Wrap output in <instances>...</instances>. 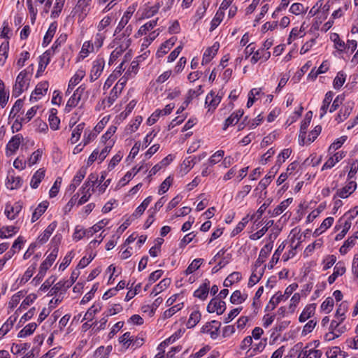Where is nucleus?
<instances>
[{"label": "nucleus", "instance_id": "13d9d810", "mask_svg": "<svg viewBox=\"0 0 358 358\" xmlns=\"http://www.w3.org/2000/svg\"><path fill=\"white\" fill-rule=\"evenodd\" d=\"M101 309V306L100 304H94L92 306L85 314L83 320H93L94 315L99 312Z\"/></svg>", "mask_w": 358, "mask_h": 358}, {"label": "nucleus", "instance_id": "a211bd4d", "mask_svg": "<svg viewBox=\"0 0 358 358\" xmlns=\"http://www.w3.org/2000/svg\"><path fill=\"white\" fill-rule=\"evenodd\" d=\"M176 41V38L172 37L169 40L166 41L164 43H163L158 49V50L157 51V57L160 58L164 57L168 52V51L173 46Z\"/></svg>", "mask_w": 358, "mask_h": 358}, {"label": "nucleus", "instance_id": "aec40b11", "mask_svg": "<svg viewBox=\"0 0 358 358\" xmlns=\"http://www.w3.org/2000/svg\"><path fill=\"white\" fill-rule=\"evenodd\" d=\"M243 113L244 112L243 110H238L233 113L228 118L226 119L223 129L226 130L229 126L237 124L240 118L243 115Z\"/></svg>", "mask_w": 358, "mask_h": 358}, {"label": "nucleus", "instance_id": "423d86ee", "mask_svg": "<svg viewBox=\"0 0 358 358\" xmlns=\"http://www.w3.org/2000/svg\"><path fill=\"white\" fill-rule=\"evenodd\" d=\"M104 64L105 62L103 58H99L94 61L90 75L91 82H94L99 78L103 70Z\"/></svg>", "mask_w": 358, "mask_h": 358}, {"label": "nucleus", "instance_id": "3c124183", "mask_svg": "<svg viewBox=\"0 0 358 358\" xmlns=\"http://www.w3.org/2000/svg\"><path fill=\"white\" fill-rule=\"evenodd\" d=\"M85 124L84 122H82L78 124L76 127L73 129L71 138V143L74 144L79 140L80 135L83 129H85Z\"/></svg>", "mask_w": 358, "mask_h": 358}, {"label": "nucleus", "instance_id": "0eeeda50", "mask_svg": "<svg viewBox=\"0 0 358 358\" xmlns=\"http://www.w3.org/2000/svg\"><path fill=\"white\" fill-rule=\"evenodd\" d=\"M292 153V150L289 148L284 149L281 151V152L278 155V159L276 160L275 164L271 169L268 174L266 176H275V174L278 172L280 169L281 164L287 159Z\"/></svg>", "mask_w": 358, "mask_h": 358}, {"label": "nucleus", "instance_id": "c03bdc74", "mask_svg": "<svg viewBox=\"0 0 358 358\" xmlns=\"http://www.w3.org/2000/svg\"><path fill=\"white\" fill-rule=\"evenodd\" d=\"M37 324L31 322L26 325L17 334L19 338H24L32 334L37 327Z\"/></svg>", "mask_w": 358, "mask_h": 358}, {"label": "nucleus", "instance_id": "6e6552de", "mask_svg": "<svg viewBox=\"0 0 358 358\" xmlns=\"http://www.w3.org/2000/svg\"><path fill=\"white\" fill-rule=\"evenodd\" d=\"M49 83L48 81H43L39 83L36 86L34 92L31 93L30 100L34 99L35 101L38 100L41 97L45 95L48 91Z\"/></svg>", "mask_w": 358, "mask_h": 358}, {"label": "nucleus", "instance_id": "8fccbe9b", "mask_svg": "<svg viewBox=\"0 0 358 358\" xmlns=\"http://www.w3.org/2000/svg\"><path fill=\"white\" fill-rule=\"evenodd\" d=\"M206 157V152H203L197 157H188L183 161V165L187 168H192L195 164L200 162L202 159Z\"/></svg>", "mask_w": 358, "mask_h": 358}, {"label": "nucleus", "instance_id": "1a4fd4ad", "mask_svg": "<svg viewBox=\"0 0 358 358\" xmlns=\"http://www.w3.org/2000/svg\"><path fill=\"white\" fill-rule=\"evenodd\" d=\"M131 38H127L124 43L120 44L110 54L109 59V64H113V62L125 51L131 45Z\"/></svg>", "mask_w": 358, "mask_h": 358}, {"label": "nucleus", "instance_id": "2f4dec72", "mask_svg": "<svg viewBox=\"0 0 358 358\" xmlns=\"http://www.w3.org/2000/svg\"><path fill=\"white\" fill-rule=\"evenodd\" d=\"M57 29V24L56 22H54L50 24L49 26V28L44 36L43 41V45L47 46L50 41H52L56 31Z\"/></svg>", "mask_w": 358, "mask_h": 358}, {"label": "nucleus", "instance_id": "5701e85b", "mask_svg": "<svg viewBox=\"0 0 358 358\" xmlns=\"http://www.w3.org/2000/svg\"><path fill=\"white\" fill-rule=\"evenodd\" d=\"M316 308V304L315 303H311L309 305H307L301 315H299V320L300 322H304L308 319L310 318L312 316L314 315Z\"/></svg>", "mask_w": 358, "mask_h": 358}, {"label": "nucleus", "instance_id": "58836bf2", "mask_svg": "<svg viewBox=\"0 0 358 358\" xmlns=\"http://www.w3.org/2000/svg\"><path fill=\"white\" fill-rule=\"evenodd\" d=\"M56 113L57 110L52 108L48 117L50 127L54 131L59 129L60 124V120L56 116Z\"/></svg>", "mask_w": 358, "mask_h": 358}, {"label": "nucleus", "instance_id": "774afa93", "mask_svg": "<svg viewBox=\"0 0 358 358\" xmlns=\"http://www.w3.org/2000/svg\"><path fill=\"white\" fill-rule=\"evenodd\" d=\"M30 348V344L27 343L20 344H13L11 348V352L13 354H19L21 352H25Z\"/></svg>", "mask_w": 358, "mask_h": 358}, {"label": "nucleus", "instance_id": "5fc2aeb1", "mask_svg": "<svg viewBox=\"0 0 358 358\" xmlns=\"http://www.w3.org/2000/svg\"><path fill=\"white\" fill-rule=\"evenodd\" d=\"M9 50L8 41L3 42L0 45V65L3 66L8 57V52Z\"/></svg>", "mask_w": 358, "mask_h": 358}, {"label": "nucleus", "instance_id": "20e7f679", "mask_svg": "<svg viewBox=\"0 0 358 358\" xmlns=\"http://www.w3.org/2000/svg\"><path fill=\"white\" fill-rule=\"evenodd\" d=\"M226 310V303L217 297L212 299L207 306V311L210 313L216 312L217 315H222Z\"/></svg>", "mask_w": 358, "mask_h": 358}, {"label": "nucleus", "instance_id": "412c9836", "mask_svg": "<svg viewBox=\"0 0 358 358\" xmlns=\"http://www.w3.org/2000/svg\"><path fill=\"white\" fill-rule=\"evenodd\" d=\"M70 283L66 282L65 280H60L56 283L50 290L48 296L56 295L58 292H60V295L64 293L67 289H69Z\"/></svg>", "mask_w": 358, "mask_h": 358}, {"label": "nucleus", "instance_id": "37998d69", "mask_svg": "<svg viewBox=\"0 0 358 358\" xmlns=\"http://www.w3.org/2000/svg\"><path fill=\"white\" fill-rule=\"evenodd\" d=\"M326 355L327 358H345L346 352L342 351L339 347L335 346L327 351Z\"/></svg>", "mask_w": 358, "mask_h": 358}, {"label": "nucleus", "instance_id": "49530a36", "mask_svg": "<svg viewBox=\"0 0 358 358\" xmlns=\"http://www.w3.org/2000/svg\"><path fill=\"white\" fill-rule=\"evenodd\" d=\"M247 298L248 294H243L240 290H236L232 293L230 301L233 304H239L245 301Z\"/></svg>", "mask_w": 358, "mask_h": 358}, {"label": "nucleus", "instance_id": "2eb2a0df", "mask_svg": "<svg viewBox=\"0 0 358 358\" xmlns=\"http://www.w3.org/2000/svg\"><path fill=\"white\" fill-rule=\"evenodd\" d=\"M273 248L272 243L266 244L260 250L259 257L255 263V267L259 268L267 258Z\"/></svg>", "mask_w": 358, "mask_h": 358}, {"label": "nucleus", "instance_id": "7ed1b4c3", "mask_svg": "<svg viewBox=\"0 0 358 358\" xmlns=\"http://www.w3.org/2000/svg\"><path fill=\"white\" fill-rule=\"evenodd\" d=\"M127 80L128 78L122 77L111 90L109 96L103 101V103H107V106L110 107L121 93Z\"/></svg>", "mask_w": 358, "mask_h": 358}, {"label": "nucleus", "instance_id": "e2e57ef3", "mask_svg": "<svg viewBox=\"0 0 358 358\" xmlns=\"http://www.w3.org/2000/svg\"><path fill=\"white\" fill-rule=\"evenodd\" d=\"M80 100V99L79 96H77L76 94H73V95L70 97L66 103L65 106V111L66 113H69L73 108H75L78 105Z\"/></svg>", "mask_w": 358, "mask_h": 358}, {"label": "nucleus", "instance_id": "f704fd0d", "mask_svg": "<svg viewBox=\"0 0 358 358\" xmlns=\"http://www.w3.org/2000/svg\"><path fill=\"white\" fill-rule=\"evenodd\" d=\"M98 180V175L96 173H92L89 175L87 180L83 185L80 190L84 192L87 190L89 192L90 189L94 187Z\"/></svg>", "mask_w": 358, "mask_h": 358}, {"label": "nucleus", "instance_id": "6ab92c4d", "mask_svg": "<svg viewBox=\"0 0 358 358\" xmlns=\"http://www.w3.org/2000/svg\"><path fill=\"white\" fill-rule=\"evenodd\" d=\"M22 138L21 134H17L11 138L6 145V154L10 151L11 154L15 153L19 148L20 141Z\"/></svg>", "mask_w": 358, "mask_h": 358}, {"label": "nucleus", "instance_id": "39448f33", "mask_svg": "<svg viewBox=\"0 0 358 358\" xmlns=\"http://www.w3.org/2000/svg\"><path fill=\"white\" fill-rule=\"evenodd\" d=\"M221 323L216 320H213L201 328V332L210 334L212 339H215L220 333Z\"/></svg>", "mask_w": 358, "mask_h": 358}, {"label": "nucleus", "instance_id": "09e8293b", "mask_svg": "<svg viewBox=\"0 0 358 358\" xmlns=\"http://www.w3.org/2000/svg\"><path fill=\"white\" fill-rule=\"evenodd\" d=\"M132 15V12L127 11L124 14L123 17L120 20L119 24H117L115 33L119 34L122 31V30L124 28V27L127 24L129 19L131 18Z\"/></svg>", "mask_w": 358, "mask_h": 358}, {"label": "nucleus", "instance_id": "bf43d9fd", "mask_svg": "<svg viewBox=\"0 0 358 358\" xmlns=\"http://www.w3.org/2000/svg\"><path fill=\"white\" fill-rule=\"evenodd\" d=\"M108 222L105 220H102L95 224L92 227L87 229V236H92L94 234L100 231L103 227H104L107 224Z\"/></svg>", "mask_w": 358, "mask_h": 358}, {"label": "nucleus", "instance_id": "052dcab7", "mask_svg": "<svg viewBox=\"0 0 358 358\" xmlns=\"http://www.w3.org/2000/svg\"><path fill=\"white\" fill-rule=\"evenodd\" d=\"M358 215V206H355L353 208L346 212L343 217H341L338 222L342 223L344 219H348L352 222Z\"/></svg>", "mask_w": 358, "mask_h": 358}, {"label": "nucleus", "instance_id": "a18cd8bd", "mask_svg": "<svg viewBox=\"0 0 358 358\" xmlns=\"http://www.w3.org/2000/svg\"><path fill=\"white\" fill-rule=\"evenodd\" d=\"M51 55V50H48L44 52V54L41 57L39 65H38V73L40 71H43L46 68L47 65L49 64L50 59V57Z\"/></svg>", "mask_w": 358, "mask_h": 358}, {"label": "nucleus", "instance_id": "338daca9", "mask_svg": "<svg viewBox=\"0 0 358 358\" xmlns=\"http://www.w3.org/2000/svg\"><path fill=\"white\" fill-rule=\"evenodd\" d=\"M345 77L346 76L343 72H338L333 82L334 87L336 90L340 89L345 81Z\"/></svg>", "mask_w": 358, "mask_h": 358}, {"label": "nucleus", "instance_id": "69168bd1", "mask_svg": "<svg viewBox=\"0 0 358 358\" xmlns=\"http://www.w3.org/2000/svg\"><path fill=\"white\" fill-rule=\"evenodd\" d=\"M330 38L332 41L334 42V45L336 48L342 51L345 49V43L344 41L341 40L339 35L336 33H334L331 34Z\"/></svg>", "mask_w": 358, "mask_h": 358}, {"label": "nucleus", "instance_id": "4468645a", "mask_svg": "<svg viewBox=\"0 0 358 358\" xmlns=\"http://www.w3.org/2000/svg\"><path fill=\"white\" fill-rule=\"evenodd\" d=\"M220 48L218 43H215L211 47L208 48L203 53L202 64H208L215 56Z\"/></svg>", "mask_w": 358, "mask_h": 358}, {"label": "nucleus", "instance_id": "bb28decb", "mask_svg": "<svg viewBox=\"0 0 358 358\" xmlns=\"http://www.w3.org/2000/svg\"><path fill=\"white\" fill-rule=\"evenodd\" d=\"M57 227V224L55 222H52L48 227L45 229V231L38 237V241L41 244H44L48 241L50 236L54 231Z\"/></svg>", "mask_w": 358, "mask_h": 358}, {"label": "nucleus", "instance_id": "473e14b6", "mask_svg": "<svg viewBox=\"0 0 358 358\" xmlns=\"http://www.w3.org/2000/svg\"><path fill=\"white\" fill-rule=\"evenodd\" d=\"M292 198L284 200L278 206H277L272 212L269 210L268 213L271 215V217H275L277 215H280L288 207V206L289 205V203H292Z\"/></svg>", "mask_w": 358, "mask_h": 358}, {"label": "nucleus", "instance_id": "a19ab883", "mask_svg": "<svg viewBox=\"0 0 358 358\" xmlns=\"http://www.w3.org/2000/svg\"><path fill=\"white\" fill-rule=\"evenodd\" d=\"M18 228L14 226H6L0 228V238H10L17 232Z\"/></svg>", "mask_w": 358, "mask_h": 358}, {"label": "nucleus", "instance_id": "6e6d98bb", "mask_svg": "<svg viewBox=\"0 0 358 358\" xmlns=\"http://www.w3.org/2000/svg\"><path fill=\"white\" fill-rule=\"evenodd\" d=\"M171 283V279L164 278L162 280L152 289V294L155 295L158 294L159 292L165 289Z\"/></svg>", "mask_w": 358, "mask_h": 358}, {"label": "nucleus", "instance_id": "9d476101", "mask_svg": "<svg viewBox=\"0 0 358 358\" xmlns=\"http://www.w3.org/2000/svg\"><path fill=\"white\" fill-rule=\"evenodd\" d=\"M22 205L20 202H16L14 205L6 204L5 208V215L9 220H14L22 210Z\"/></svg>", "mask_w": 358, "mask_h": 358}, {"label": "nucleus", "instance_id": "680f3d73", "mask_svg": "<svg viewBox=\"0 0 358 358\" xmlns=\"http://www.w3.org/2000/svg\"><path fill=\"white\" fill-rule=\"evenodd\" d=\"M334 305V301L333 298L330 296L327 297L321 304V310L325 312L326 313H329L332 310Z\"/></svg>", "mask_w": 358, "mask_h": 358}, {"label": "nucleus", "instance_id": "c756f323", "mask_svg": "<svg viewBox=\"0 0 358 358\" xmlns=\"http://www.w3.org/2000/svg\"><path fill=\"white\" fill-rule=\"evenodd\" d=\"M85 73L83 70H78L76 74L71 78L69 83L67 92L70 93L71 90L73 89V87L78 85L81 80L84 78Z\"/></svg>", "mask_w": 358, "mask_h": 358}, {"label": "nucleus", "instance_id": "f03ea898", "mask_svg": "<svg viewBox=\"0 0 358 358\" xmlns=\"http://www.w3.org/2000/svg\"><path fill=\"white\" fill-rule=\"evenodd\" d=\"M52 241L55 243V245L52 247L51 252L40 266L41 275H43L44 271H47L52 265L57 257L59 252V244L61 241V237H57V236H55L53 238Z\"/></svg>", "mask_w": 358, "mask_h": 358}, {"label": "nucleus", "instance_id": "f257e3e1", "mask_svg": "<svg viewBox=\"0 0 358 358\" xmlns=\"http://www.w3.org/2000/svg\"><path fill=\"white\" fill-rule=\"evenodd\" d=\"M297 287L298 285L296 283H292L286 288L284 294H282L280 292H278L270 299L268 303L265 308V311L274 310L281 301L287 299L292 292L297 289Z\"/></svg>", "mask_w": 358, "mask_h": 358}, {"label": "nucleus", "instance_id": "4c0bfd02", "mask_svg": "<svg viewBox=\"0 0 358 358\" xmlns=\"http://www.w3.org/2000/svg\"><path fill=\"white\" fill-rule=\"evenodd\" d=\"M242 278L241 273L234 271L229 275L224 280L223 285L226 287L231 286L234 282H239Z\"/></svg>", "mask_w": 358, "mask_h": 358}, {"label": "nucleus", "instance_id": "e433bc0d", "mask_svg": "<svg viewBox=\"0 0 358 358\" xmlns=\"http://www.w3.org/2000/svg\"><path fill=\"white\" fill-rule=\"evenodd\" d=\"M348 308V306L345 301L340 303L335 313V320L343 322L345 319V313L347 312Z\"/></svg>", "mask_w": 358, "mask_h": 358}, {"label": "nucleus", "instance_id": "de8ad7c7", "mask_svg": "<svg viewBox=\"0 0 358 358\" xmlns=\"http://www.w3.org/2000/svg\"><path fill=\"white\" fill-rule=\"evenodd\" d=\"M273 220H269L266 222V225L262 227L260 230L258 231L251 234L250 236V238L251 240H258L261 237H262L265 233L268 231V228L271 227L273 224Z\"/></svg>", "mask_w": 358, "mask_h": 358}, {"label": "nucleus", "instance_id": "4d7b16f0", "mask_svg": "<svg viewBox=\"0 0 358 358\" xmlns=\"http://www.w3.org/2000/svg\"><path fill=\"white\" fill-rule=\"evenodd\" d=\"M9 98V93L5 91L4 83L0 80V106L4 108L7 104Z\"/></svg>", "mask_w": 358, "mask_h": 358}, {"label": "nucleus", "instance_id": "c9c22d12", "mask_svg": "<svg viewBox=\"0 0 358 358\" xmlns=\"http://www.w3.org/2000/svg\"><path fill=\"white\" fill-rule=\"evenodd\" d=\"M334 93L331 91H329L326 93L325 97L322 101V105L320 108V118H322L327 111V109L333 99Z\"/></svg>", "mask_w": 358, "mask_h": 358}, {"label": "nucleus", "instance_id": "4be33fe9", "mask_svg": "<svg viewBox=\"0 0 358 358\" xmlns=\"http://www.w3.org/2000/svg\"><path fill=\"white\" fill-rule=\"evenodd\" d=\"M259 268L255 267V268L252 271V274L249 278V281L248 283V286L249 287H252L255 284H257L262 278V277L264 275L265 266L263 268H260L258 270Z\"/></svg>", "mask_w": 358, "mask_h": 358}, {"label": "nucleus", "instance_id": "f8f14e48", "mask_svg": "<svg viewBox=\"0 0 358 358\" xmlns=\"http://www.w3.org/2000/svg\"><path fill=\"white\" fill-rule=\"evenodd\" d=\"M354 103L352 102H347L345 103L341 108L339 113H338L336 120L338 122H341L346 120L350 113H352Z\"/></svg>", "mask_w": 358, "mask_h": 358}, {"label": "nucleus", "instance_id": "a878e982", "mask_svg": "<svg viewBox=\"0 0 358 358\" xmlns=\"http://www.w3.org/2000/svg\"><path fill=\"white\" fill-rule=\"evenodd\" d=\"M342 322L333 320L329 326V331L338 338L347 331L345 325L341 326Z\"/></svg>", "mask_w": 358, "mask_h": 358}, {"label": "nucleus", "instance_id": "603ef678", "mask_svg": "<svg viewBox=\"0 0 358 358\" xmlns=\"http://www.w3.org/2000/svg\"><path fill=\"white\" fill-rule=\"evenodd\" d=\"M284 248H285V245L283 243L280 244L278 246V248H277V250L273 255V257H272L270 262L268 263V267L269 269L273 268V266L275 264H277V262H278V260L280 259V256L282 252L283 251Z\"/></svg>", "mask_w": 358, "mask_h": 358}, {"label": "nucleus", "instance_id": "0e129e2a", "mask_svg": "<svg viewBox=\"0 0 358 358\" xmlns=\"http://www.w3.org/2000/svg\"><path fill=\"white\" fill-rule=\"evenodd\" d=\"M203 262V259L201 258L194 259L185 270V273L189 275L196 271L200 267Z\"/></svg>", "mask_w": 358, "mask_h": 358}, {"label": "nucleus", "instance_id": "864d4df0", "mask_svg": "<svg viewBox=\"0 0 358 358\" xmlns=\"http://www.w3.org/2000/svg\"><path fill=\"white\" fill-rule=\"evenodd\" d=\"M224 13L222 10H217L215 17L210 22V31H212L216 29L223 20Z\"/></svg>", "mask_w": 358, "mask_h": 358}, {"label": "nucleus", "instance_id": "dca6fc26", "mask_svg": "<svg viewBox=\"0 0 358 358\" xmlns=\"http://www.w3.org/2000/svg\"><path fill=\"white\" fill-rule=\"evenodd\" d=\"M346 268L343 262H338L334 268V273L328 278V282L331 285L339 275H343L345 273Z\"/></svg>", "mask_w": 358, "mask_h": 358}, {"label": "nucleus", "instance_id": "cd10ccee", "mask_svg": "<svg viewBox=\"0 0 358 358\" xmlns=\"http://www.w3.org/2000/svg\"><path fill=\"white\" fill-rule=\"evenodd\" d=\"M48 206L49 203L47 201L40 203L32 213L31 222H36L45 213Z\"/></svg>", "mask_w": 358, "mask_h": 358}, {"label": "nucleus", "instance_id": "f3484780", "mask_svg": "<svg viewBox=\"0 0 358 358\" xmlns=\"http://www.w3.org/2000/svg\"><path fill=\"white\" fill-rule=\"evenodd\" d=\"M18 315L16 313L10 316L0 329V339L2 338L13 327Z\"/></svg>", "mask_w": 358, "mask_h": 358}, {"label": "nucleus", "instance_id": "9b49d317", "mask_svg": "<svg viewBox=\"0 0 358 358\" xmlns=\"http://www.w3.org/2000/svg\"><path fill=\"white\" fill-rule=\"evenodd\" d=\"M210 289V281L206 279L204 282L201 284L199 287L194 292L193 296L202 301H204L208 297Z\"/></svg>", "mask_w": 358, "mask_h": 358}, {"label": "nucleus", "instance_id": "7c9ffc66", "mask_svg": "<svg viewBox=\"0 0 358 358\" xmlns=\"http://www.w3.org/2000/svg\"><path fill=\"white\" fill-rule=\"evenodd\" d=\"M45 169L42 168L35 172L30 182V185L33 189H36L38 187L45 176Z\"/></svg>", "mask_w": 358, "mask_h": 358}, {"label": "nucleus", "instance_id": "ddd939ff", "mask_svg": "<svg viewBox=\"0 0 358 358\" xmlns=\"http://www.w3.org/2000/svg\"><path fill=\"white\" fill-rule=\"evenodd\" d=\"M357 188V183L355 181H350L343 188L337 190L336 196L345 199L348 197Z\"/></svg>", "mask_w": 358, "mask_h": 358}, {"label": "nucleus", "instance_id": "c85d7f7f", "mask_svg": "<svg viewBox=\"0 0 358 358\" xmlns=\"http://www.w3.org/2000/svg\"><path fill=\"white\" fill-rule=\"evenodd\" d=\"M271 57V53L268 51L264 50V49L257 50L251 58V63L255 64L259 60L262 59L266 61Z\"/></svg>", "mask_w": 358, "mask_h": 358}, {"label": "nucleus", "instance_id": "b1692460", "mask_svg": "<svg viewBox=\"0 0 358 358\" xmlns=\"http://www.w3.org/2000/svg\"><path fill=\"white\" fill-rule=\"evenodd\" d=\"M221 100L222 96L215 94V92L211 90L206 96L205 103L213 109H215Z\"/></svg>", "mask_w": 358, "mask_h": 358}, {"label": "nucleus", "instance_id": "79ce46f5", "mask_svg": "<svg viewBox=\"0 0 358 358\" xmlns=\"http://www.w3.org/2000/svg\"><path fill=\"white\" fill-rule=\"evenodd\" d=\"M152 200V197L151 196H148L145 198L143 201L141 203L140 206L137 207L134 213H133V216L136 217H140L145 210V209L148 208L149 204Z\"/></svg>", "mask_w": 358, "mask_h": 358}, {"label": "nucleus", "instance_id": "72a5a7b5", "mask_svg": "<svg viewBox=\"0 0 358 358\" xmlns=\"http://www.w3.org/2000/svg\"><path fill=\"white\" fill-rule=\"evenodd\" d=\"M157 22V19L152 20L147 23H145L144 25L141 26L137 33L135 34L136 38H138L143 35H145L147 32L151 29H152L156 25Z\"/></svg>", "mask_w": 358, "mask_h": 358}, {"label": "nucleus", "instance_id": "393cba45", "mask_svg": "<svg viewBox=\"0 0 358 358\" xmlns=\"http://www.w3.org/2000/svg\"><path fill=\"white\" fill-rule=\"evenodd\" d=\"M22 184V180L20 176H14L8 174L7 176L6 185L9 189H15L20 188Z\"/></svg>", "mask_w": 358, "mask_h": 358}, {"label": "nucleus", "instance_id": "ea45409f", "mask_svg": "<svg viewBox=\"0 0 358 358\" xmlns=\"http://www.w3.org/2000/svg\"><path fill=\"white\" fill-rule=\"evenodd\" d=\"M201 314L199 310H194L191 314L186 324L188 329L194 327L200 321Z\"/></svg>", "mask_w": 358, "mask_h": 358}]
</instances>
